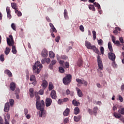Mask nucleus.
<instances>
[{
    "instance_id": "obj_1",
    "label": "nucleus",
    "mask_w": 124,
    "mask_h": 124,
    "mask_svg": "<svg viewBox=\"0 0 124 124\" xmlns=\"http://www.w3.org/2000/svg\"><path fill=\"white\" fill-rule=\"evenodd\" d=\"M34 95L36 98V106L38 110H40L39 112V117L40 118H44L46 117V111L44 110V107L45 106V102L44 100H41L39 101L40 99V97L38 95V92H35Z\"/></svg>"
},
{
    "instance_id": "obj_2",
    "label": "nucleus",
    "mask_w": 124,
    "mask_h": 124,
    "mask_svg": "<svg viewBox=\"0 0 124 124\" xmlns=\"http://www.w3.org/2000/svg\"><path fill=\"white\" fill-rule=\"evenodd\" d=\"M9 37L10 38H7V44L9 45V46H12V52L13 54H16L17 50H16V47L13 46L14 45V40L13 39V36L12 35H10Z\"/></svg>"
},
{
    "instance_id": "obj_3",
    "label": "nucleus",
    "mask_w": 124,
    "mask_h": 124,
    "mask_svg": "<svg viewBox=\"0 0 124 124\" xmlns=\"http://www.w3.org/2000/svg\"><path fill=\"white\" fill-rule=\"evenodd\" d=\"M42 67H43L42 64H41L40 62L37 61L33 65L32 68L33 73H35V74H39L40 71H41V69H42Z\"/></svg>"
},
{
    "instance_id": "obj_4",
    "label": "nucleus",
    "mask_w": 124,
    "mask_h": 124,
    "mask_svg": "<svg viewBox=\"0 0 124 124\" xmlns=\"http://www.w3.org/2000/svg\"><path fill=\"white\" fill-rule=\"evenodd\" d=\"M71 80H72V76L71 74H67L63 78L62 82L64 85L67 86L71 83Z\"/></svg>"
},
{
    "instance_id": "obj_5",
    "label": "nucleus",
    "mask_w": 124,
    "mask_h": 124,
    "mask_svg": "<svg viewBox=\"0 0 124 124\" xmlns=\"http://www.w3.org/2000/svg\"><path fill=\"white\" fill-rule=\"evenodd\" d=\"M76 81L78 85H84V86H85L86 87L88 86V81L84 80V79H80L79 78H77Z\"/></svg>"
},
{
    "instance_id": "obj_6",
    "label": "nucleus",
    "mask_w": 124,
    "mask_h": 124,
    "mask_svg": "<svg viewBox=\"0 0 124 124\" xmlns=\"http://www.w3.org/2000/svg\"><path fill=\"white\" fill-rule=\"evenodd\" d=\"M108 57L109 60L112 62H115V60H116V55H115L113 52H108Z\"/></svg>"
},
{
    "instance_id": "obj_7",
    "label": "nucleus",
    "mask_w": 124,
    "mask_h": 124,
    "mask_svg": "<svg viewBox=\"0 0 124 124\" xmlns=\"http://www.w3.org/2000/svg\"><path fill=\"white\" fill-rule=\"evenodd\" d=\"M85 46L88 49L93 50V49H95V46H92V44L88 41H85Z\"/></svg>"
},
{
    "instance_id": "obj_8",
    "label": "nucleus",
    "mask_w": 124,
    "mask_h": 124,
    "mask_svg": "<svg viewBox=\"0 0 124 124\" xmlns=\"http://www.w3.org/2000/svg\"><path fill=\"white\" fill-rule=\"evenodd\" d=\"M97 62L99 69L102 70V69H103V64L102 63V61H101V59L100 58V56L99 55H98L97 56Z\"/></svg>"
},
{
    "instance_id": "obj_9",
    "label": "nucleus",
    "mask_w": 124,
    "mask_h": 124,
    "mask_svg": "<svg viewBox=\"0 0 124 124\" xmlns=\"http://www.w3.org/2000/svg\"><path fill=\"white\" fill-rule=\"evenodd\" d=\"M41 56L43 58H47L48 57V51L46 48H44L41 52Z\"/></svg>"
},
{
    "instance_id": "obj_10",
    "label": "nucleus",
    "mask_w": 124,
    "mask_h": 124,
    "mask_svg": "<svg viewBox=\"0 0 124 124\" xmlns=\"http://www.w3.org/2000/svg\"><path fill=\"white\" fill-rule=\"evenodd\" d=\"M51 104H52V99L50 98H46V107H49V106H51Z\"/></svg>"
},
{
    "instance_id": "obj_11",
    "label": "nucleus",
    "mask_w": 124,
    "mask_h": 124,
    "mask_svg": "<svg viewBox=\"0 0 124 124\" xmlns=\"http://www.w3.org/2000/svg\"><path fill=\"white\" fill-rule=\"evenodd\" d=\"M111 39L112 42L117 45V46H121V43H120V41H116V38H115V36H112Z\"/></svg>"
},
{
    "instance_id": "obj_12",
    "label": "nucleus",
    "mask_w": 124,
    "mask_h": 124,
    "mask_svg": "<svg viewBox=\"0 0 124 124\" xmlns=\"http://www.w3.org/2000/svg\"><path fill=\"white\" fill-rule=\"evenodd\" d=\"M50 96L52 99H56V98H57V93L56 92V91L54 90H52L50 93Z\"/></svg>"
},
{
    "instance_id": "obj_13",
    "label": "nucleus",
    "mask_w": 124,
    "mask_h": 124,
    "mask_svg": "<svg viewBox=\"0 0 124 124\" xmlns=\"http://www.w3.org/2000/svg\"><path fill=\"white\" fill-rule=\"evenodd\" d=\"M10 89L11 91L14 92L15 89H16V84L14 82H11L10 84Z\"/></svg>"
},
{
    "instance_id": "obj_14",
    "label": "nucleus",
    "mask_w": 124,
    "mask_h": 124,
    "mask_svg": "<svg viewBox=\"0 0 124 124\" xmlns=\"http://www.w3.org/2000/svg\"><path fill=\"white\" fill-rule=\"evenodd\" d=\"M9 108H10V106L9 105V102H8L5 104V107L4 108V112H9Z\"/></svg>"
},
{
    "instance_id": "obj_15",
    "label": "nucleus",
    "mask_w": 124,
    "mask_h": 124,
    "mask_svg": "<svg viewBox=\"0 0 124 124\" xmlns=\"http://www.w3.org/2000/svg\"><path fill=\"white\" fill-rule=\"evenodd\" d=\"M41 86H42V88H43L44 90H45V89L47 88V86H48V82L46 80H43V82Z\"/></svg>"
},
{
    "instance_id": "obj_16",
    "label": "nucleus",
    "mask_w": 124,
    "mask_h": 124,
    "mask_svg": "<svg viewBox=\"0 0 124 124\" xmlns=\"http://www.w3.org/2000/svg\"><path fill=\"white\" fill-rule=\"evenodd\" d=\"M56 63H57V61L52 60L50 64L49 65V68L50 69H53V68L54 67V65H55V64H56Z\"/></svg>"
},
{
    "instance_id": "obj_17",
    "label": "nucleus",
    "mask_w": 124,
    "mask_h": 124,
    "mask_svg": "<svg viewBox=\"0 0 124 124\" xmlns=\"http://www.w3.org/2000/svg\"><path fill=\"white\" fill-rule=\"evenodd\" d=\"M11 6H12V8H13V9H15V12L16 14H17V11H18V10L17 9V7H18L17 6V3H12Z\"/></svg>"
},
{
    "instance_id": "obj_18",
    "label": "nucleus",
    "mask_w": 124,
    "mask_h": 124,
    "mask_svg": "<svg viewBox=\"0 0 124 124\" xmlns=\"http://www.w3.org/2000/svg\"><path fill=\"white\" fill-rule=\"evenodd\" d=\"M76 90L77 91L78 96L79 97H82V96H83V93H82L81 90L77 87L76 88Z\"/></svg>"
},
{
    "instance_id": "obj_19",
    "label": "nucleus",
    "mask_w": 124,
    "mask_h": 124,
    "mask_svg": "<svg viewBox=\"0 0 124 124\" xmlns=\"http://www.w3.org/2000/svg\"><path fill=\"white\" fill-rule=\"evenodd\" d=\"M70 112V109L68 108H67L63 112V116L66 117L69 115V113Z\"/></svg>"
},
{
    "instance_id": "obj_20",
    "label": "nucleus",
    "mask_w": 124,
    "mask_h": 124,
    "mask_svg": "<svg viewBox=\"0 0 124 124\" xmlns=\"http://www.w3.org/2000/svg\"><path fill=\"white\" fill-rule=\"evenodd\" d=\"M5 74H7L8 75V77H10V78H11L13 76L12 75V73L9 70H6L4 71Z\"/></svg>"
},
{
    "instance_id": "obj_21",
    "label": "nucleus",
    "mask_w": 124,
    "mask_h": 124,
    "mask_svg": "<svg viewBox=\"0 0 124 124\" xmlns=\"http://www.w3.org/2000/svg\"><path fill=\"white\" fill-rule=\"evenodd\" d=\"M72 104L74 106H80V102L77 101L76 100H73L72 101Z\"/></svg>"
},
{
    "instance_id": "obj_22",
    "label": "nucleus",
    "mask_w": 124,
    "mask_h": 124,
    "mask_svg": "<svg viewBox=\"0 0 124 124\" xmlns=\"http://www.w3.org/2000/svg\"><path fill=\"white\" fill-rule=\"evenodd\" d=\"M108 48L110 52H114L113 50V47L112 46V43L110 42L108 43Z\"/></svg>"
},
{
    "instance_id": "obj_23",
    "label": "nucleus",
    "mask_w": 124,
    "mask_h": 124,
    "mask_svg": "<svg viewBox=\"0 0 124 124\" xmlns=\"http://www.w3.org/2000/svg\"><path fill=\"white\" fill-rule=\"evenodd\" d=\"M64 17L66 20H67L68 19V13H67V10L66 9H64Z\"/></svg>"
},
{
    "instance_id": "obj_24",
    "label": "nucleus",
    "mask_w": 124,
    "mask_h": 124,
    "mask_svg": "<svg viewBox=\"0 0 124 124\" xmlns=\"http://www.w3.org/2000/svg\"><path fill=\"white\" fill-rule=\"evenodd\" d=\"M113 116L116 118V119H120L121 118L122 115L120 113H117L116 112L113 113Z\"/></svg>"
},
{
    "instance_id": "obj_25",
    "label": "nucleus",
    "mask_w": 124,
    "mask_h": 124,
    "mask_svg": "<svg viewBox=\"0 0 124 124\" xmlns=\"http://www.w3.org/2000/svg\"><path fill=\"white\" fill-rule=\"evenodd\" d=\"M74 113L75 115H78L79 113H80V109H79V108L76 107L74 109Z\"/></svg>"
},
{
    "instance_id": "obj_26",
    "label": "nucleus",
    "mask_w": 124,
    "mask_h": 124,
    "mask_svg": "<svg viewBox=\"0 0 124 124\" xmlns=\"http://www.w3.org/2000/svg\"><path fill=\"white\" fill-rule=\"evenodd\" d=\"M74 120L75 122H76V123H78L80 120H81V116H75L74 117Z\"/></svg>"
},
{
    "instance_id": "obj_27",
    "label": "nucleus",
    "mask_w": 124,
    "mask_h": 124,
    "mask_svg": "<svg viewBox=\"0 0 124 124\" xmlns=\"http://www.w3.org/2000/svg\"><path fill=\"white\" fill-rule=\"evenodd\" d=\"M30 81L31 82H35L36 81V78H35V76L32 75L30 77Z\"/></svg>"
},
{
    "instance_id": "obj_28",
    "label": "nucleus",
    "mask_w": 124,
    "mask_h": 124,
    "mask_svg": "<svg viewBox=\"0 0 124 124\" xmlns=\"http://www.w3.org/2000/svg\"><path fill=\"white\" fill-rule=\"evenodd\" d=\"M54 89V85H53V83L51 82L49 83L48 89L49 91H52Z\"/></svg>"
},
{
    "instance_id": "obj_29",
    "label": "nucleus",
    "mask_w": 124,
    "mask_h": 124,
    "mask_svg": "<svg viewBox=\"0 0 124 124\" xmlns=\"http://www.w3.org/2000/svg\"><path fill=\"white\" fill-rule=\"evenodd\" d=\"M118 112L120 115H124V108H120L118 110Z\"/></svg>"
},
{
    "instance_id": "obj_30",
    "label": "nucleus",
    "mask_w": 124,
    "mask_h": 124,
    "mask_svg": "<svg viewBox=\"0 0 124 124\" xmlns=\"http://www.w3.org/2000/svg\"><path fill=\"white\" fill-rule=\"evenodd\" d=\"M82 65H83V61L81 59H79L77 63L78 66H82Z\"/></svg>"
},
{
    "instance_id": "obj_31",
    "label": "nucleus",
    "mask_w": 124,
    "mask_h": 124,
    "mask_svg": "<svg viewBox=\"0 0 124 124\" xmlns=\"http://www.w3.org/2000/svg\"><path fill=\"white\" fill-rule=\"evenodd\" d=\"M49 55L51 59H54L55 58V53L53 51H49Z\"/></svg>"
},
{
    "instance_id": "obj_32",
    "label": "nucleus",
    "mask_w": 124,
    "mask_h": 124,
    "mask_svg": "<svg viewBox=\"0 0 124 124\" xmlns=\"http://www.w3.org/2000/svg\"><path fill=\"white\" fill-rule=\"evenodd\" d=\"M89 8L90 10H92L93 11H95V8L93 5H90L89 6Z\"/></svg>"
},
{
    "instance_id": "obj_33",
    "label": "nucleus",
    "mask_w": 124,
    "mask_h": 124,
    "mask_svg": "<svg viewBox=\"0 0 124 124\" xmlns=\"http://www.w3.org/2000/svg\"><path fill=\"white\" fill-rule=\"evenodd\" d=\"M11 49L9 47H6L5 50V55H8L9 53H10Z\"/></svg>"
},
{
    "instance_id": "obj_34",
    "label": "nucleus",
    "mask_w": 124,
    "mask_h": 124,
    "mask_svg": "<svg viewBox=\"0 0 124 124\" xmlns=\"http://www.w3.org/2000/svg\"><path fill=\"white\" fill-rule=\"evenodd\" d=\"M93 3L94 6H95V7H97L98 10H99V9H100V8H101L100 5L99 3H96V2H93Z\"/></svg>"
},
{
    "instance_id": "obj_35",
    "label": "nucleus",
    "mask_w": 124,
    "mask_h": 124,
    "mask_svg": "<svg viewBox=\"0 0 124 124\" xmlns=\"http://www.w3.org/2000/svg\"><path fill=\"white\" fill-rule=\"evenodd\" d=\"M98 44V45H100V46H102L103 45V40L102 39H100L97 40Z\"/></svg>"
},
{
    "instance_id": "obj_36",
    "label": "nucleus",
    "mask_w": 124,
    "mask_h": 124,
    "mask_svg": "<svg viewBox=\"0 0 124 124\" xmlns=\"http://www.w3.org/2000/svg\"><path fill=\"white\" fill-rule=\"evenodd\" d=\"M98 110V108H97V107H95L93 108V113L94 114H96V113H97Z\"/></svg>"
},
{
    "instance_id": "obj_37",
    "label": "nucleus",
    "mask_w": 124,
    "mask_h": 124,
    "mask_svg": "<svg viewBox=\"0 0 124 124\" xmlns=\"http://www.w3.org/2000/svg\"><path fill=\"white\" fill-rule=\"evenodd\" d=\"M92 33L93 34V40H95V39H96V32H95V31H92Z\"/></svg>"
},
{
    "instance_id": "obj_38",
    "label": "nucleus",
    "mask_w": 124,
    "mask_h": 124,
    "mask_svg": "<svg viewBox=\"0 0 124 124\" xmlns=\"http://www.w3.org/2000/svg\"><path fill=\"white\" fill-rule=\"evenodd\" d=\"M9 102L10 106H11V107H13V106L14 105V100L11 99L9 100Z\"/></svg>"
},
{
    "instance_id": "obj_39",
    "label": "nucleus",
    "mask_w": 124,
    "mask_h": 124,
    "mask_svg": "<svg viewBox=\"0 0 124 124\" xmlns=\"http://www.w3.org/2000/svg\"><path fill=\"white\" fill-rule=\"evenodd\" d=\"M50 32L52 33V32H57V29H56L54 27H52V28H51L50 29Z\"/></svg>"
},
{
    "instance_id": "obj_40",
    "label": "nucleus",
    "mask_w": 124,
    "mask_h": 124,
    "mask_svg": "<svg viewBox=\"0 0 124 124\" xmlns=\"http://www.w3.org/2000/svg\"><path fill=\"white\" fill-rule=\"evenodd\" d=\"M64 65V67H66V68H69V62H68L64 63V65Z\"/></svg>"
},
{
    "instance_id": "obj_41",
    "label": "nucleus",
    "mask_w": 124,
    "mask_h": 124,
    "mask_svg": "<svg viewBox=\"0 0 124 124\" xmlns=\"http://www.w3.org/2000/svg\"><path fill=\"white\" fill-rule=\"evenodd\" d=\"M66 94H67V95H68V94H71V96H73V93H72L70 94V91H69V89H67V90L66 91Z\"/></svg>"
},
{
    "instance_id": "obj_42",
    "label": "nucleus",
    "mask_w": 124,
    "mask_h": 124,
    "mask_svg": "<svg viewBox=\"0 0 124 124\" xmlns=\"http://www.w3.org/2000/svg\"><path fill=\"white\" fill-rule=\"evenodd\" d=\"M59 72L61 73H64V69L62 68V67H59Z\"/></svg>"
},
{
    "instance_id": "obj_43",
    "label": "nucleus",
    "mask_w": 124,
    "mask_h": 124,
    "mask_svg": "<svg viewBox=\"0 0 124 124\" xmlns=\"http://www.w3.org/2000/svg\"><path fill=\"white\" fill-rule=\"evenodd\" d=\"M0 61H1V62H4V55L3 54L0 55Z\"/></svg>"
},
{
    "instance_id": "obj_44",
    "label": "nucleus",
    "mask_w": 124,
    "mask_h": 124,
    "mask_svg": "<svg viewBox=\"0 0 124 124\" xmlns=\"http://www.w3.org/2000/svg\"><path fill=\"white\" fill-rule=\"evenodd\" d=\"M44 88L40 90V91H39V94H41V95H42V94H44Z\"/></svg>"
},
{
    "instance_id": "obj_45",
    "label": "nucleus",
    "mask_w": 124,
    "mask_h": 124,
    "mask_svg": "<svg viewBox=\"0 0 124 124\" xmlns=\"http://www.w3.org/2000/svg\"><path fill=\"white\" fill-rule=\"evenodd\" d=\"M11 27L13 29V30H14V31H17V30L16 29V26H15V24L14 23H12L11 24Z\"/></svg>"
},
{
    "instance_id": "obj_46",
    "label": "nucleus",
    "mask_w": 124,
    "mask_h": 124,
    "mask_svg": "<svg viewBox=\"0 0 124 124\" xmlns=\"http://www.w3.org/2000/svg\"><path fill=\"white\" fill-rule=\"evenodd\" d=\"M15 94H19L20 93V89L19 88H16L15 92Z\"/></svg>"
},
{
    "instance_id": "obj_47",
    "label": "nucleus",
    "mask_w": 124,
    "mask_h": 124,
    "mask_svg": "<svg viewBox=\"0 0 124 124\" xmlns=\"http://www.w3.org/2000/svg\"><path fill=\"white\" fill-rule=\"evenodd\" d=\"M100 51H101V54H102V55H104V47H103V46L100 47Z\"/></svg>"
},
{
    "instance_id": "obj_48",
    "label": "nucleus",
    "mask_w": 124,
    "mask_h": 124,
    "mask_svg": "<svg viewBox=\"0 0 124 124\" xmlns=\"http://www.w3.org/2000/svg\"><path fill=\"white\" fill-rule=\"evenodd\" d=\"M79 30L82 32L85 31V28H84V26H83V25H80L79 26Z\"/></svg>"
},
{
    "instance_id": "obj_49",
    "label": "nucleus",
    "mask_w": 124,
    "mask_h": 124,
    "mask_svg": "<svg viewBox=\"0 0 124 124\" xmlns=\"http://www.w3.org/2000/svg\"><path fill=\"white\" fill-rule=\"evenodd\" d=\"M4 124H9V121L7 120V119H6V116H4Z\"/></svg>"
},
{
    "instance_id": "obj_50",
    "label": "nucleus",
    "mask_w": 124,
    "mask_h": 124,
    "mask_svg": "<svg viewBox=\"0 0 124 124\" xmlns=\"http://www.w3.org/2000/svg\"><path fill=\"white\" fill-rule=\"evenodd\" d=\"M61 59H62V60H67L68 59V57H67L66 55H62L61 56Z\"/></svg>"
},
{
    "instance_id": "obj_51",
    "label": "nucleus",
    "mask_w": 124,
    "mask_h": 124,
    "mask_svg": "<svg viewBox=\"0 0 124 124\" xmlns=\"http://www.w3.org/2000/svg\"><path fill=\"white\" fill-rule=\"evenodd\" d=\"M60 39H61V36H58L56 37L55 38L56 42H60Z\"/></svg>"
},
{
    "instance_id": "obj_52",
    "label": "nucleus",
    "mask_w": 124,
    "mask_h": 124,
    "mask_svg": "<svg viewBox=\"0 0 124 124\" xmlns=\"http://www.w3.org/2000/svg\"><path fill=\"white\" fill-rule=\"evenodd\" d=\"M6 12L7 14L11 13V12L10 11V9L9 8V7H7L6 8Z\"/></svg>"
},
{
    "instance_id": "obj_53",
    "label": "nucleus",
    "mask_w": 124,
    "mask_h": 124,
    "mask_svg": "<svg viewBox=\"0 0 124 124\" xmlns=\"http://www.w3.org/2000/svg\"><path fill=\"white\" fill-rule=\"evenodd\" d=\"M119 99L120 102H123V101H124V98L120 95H119Z\"/></svg>"
},
{
    "instance_id": "obj_54",
    "label": "nucleus",
    "mask_w": 124,
    "mask_h": 124,
    "mask_svg": "<svg viewBox=\"0 0 124 124\" xmlns=\"http://www.w3.org/2000/svg\"><path fill=\"white\" fill-rule=\"evenodd\" d=\"M50 62H51V59H50V58L46 59V63H50Z\"/></svg>"
},
{
    "instance_id": "obj_55",
    "label": "nucleus",
    "mask_w": 124,
    "mask_h": 124,
    "mask_svg": "<svg viewBox=\"0 0 124 124\" xmlns=\"http://www.w3.org/2000/svg\"><path fill=\"white\" fill-rule=\"evenodd\" d=\"M63 103V102H62V99H59L58 100V103L59 105H61V104H62Z\"/></svg>"
},
{
    "instance_id": "obj_56",
    "label": "nucleus",
    "mask_w": 124,
    "mask_h": 124,
    "mask_svg": "<svg viewBox=\"0 0 124 124\" xmlns=\"http://www.w3.org/2000/svg\"><path fill=\"white\" fill-rule=\"evenodd\" d=\"M16 14H17V16H18V17L22 16V13L20 11H18V10H17Z\"/></svg>"
},
{
    "instance_id": "obj_57",
    "label": "nucleus",
    "mask_w": 124,
    "mask_h": 124,
    "mask_svg": "<svg viewBox=\"0 0 124 124\" xmlns=\"http://www.w3.org/2000/svg\"><path fill=\"white\" fill-rule=\"evenodd\" d=\"M69 121L68 118H65L63 121L64 124H67V123Z\"/></svg>"
},
{
    "instance_id": "obj_58",
    "label": "nucleus",
    "mask_w": 124,
    "mask_h": 124,
    "mask_svg": "<svg viewBox=\"0 0 124 124\" xmlns=\"http://www.w3.org/2000/svg\"><path fill=\"white\" fill-rule=\"evenodd\" d=\"M119 40H120L121 43H122V44H124V39L123 38V37H120L119 38Z\"/></svg>"
},
{
    "instance_id": "obj_59",
    "label": "nucleus",
    "mask_w": 124,
    "mask_h": 124,
    "mask_svg": "<svg viewBox=\"0 0 124 124\" xmlns=\"http://www.w3.org/2000/svg\"><path fill=\"white\" fill-rule=\"evenodd\" d=\"M112 66L117 67V64H116V62H115V61H113V62H112Z\"/></svg>"
},
{
    "instance_id": "obj_60",
    "label": "nucleus",
    "mask_w": 124,
    "mask_h": 124,
    "mask_svg": "<svg viewBox=\"0 0 124 124\" xmlns=\"http://www.w3.org/2000/svg\"><path fill=\"white\" fill-rule=\"evenodd\" d=\"M63 102H67L68 101V98H65L62 99Z\"/></svg>"
},
{
    "instance_id": "obj_61",
    "label": "nucleus",
    "mask_w": 124,
    "mask_h": 124,
    "mask_svg": "<svg viewBox=\"0 0 124 124\" xmlns=\"http://www.w3.org/2000/svg\"><path fill=\"white\" fill-rule=\"evenodd\" d=\"M88 112H89L90 115H93V110L90 108L88 109Z\"/></svg>"
},
{
    "instance_id": "obj_62",
    "label": "nucleus",
    "mask_w": 124,
    "mask_h": 124,
    "mask_svg": "<svg viewBox=\"0 0 124 124\" xmlns=\"http://www.w3.org/2000/svg\"><path fill=\"white\" fill-rule=\"evenodd\" d=\"M29 113V110L27 109V108H25L24 109V114L25 115H27Z\"/></svg>"
},
{
    "instance_id": "obj_63",
    "label": "nucleus",
    "mask_w": 124,
    "mask_h": 124,
    "mask_svg": "<svg viewBox=\"0 0 124 124\" xmlns=\"http://www.w3.org/2000/svg\"><path fill=\"white\" fill-rule=\"evenodd\" d=\"M0 124H4V123H3V120L2 119V118H1V117L0 116Z\"/></svg>"
},
{
    "instance_id": "obj_64",
    "label": "nucleus",
    "mask_w": 124,
    "mask_h": 124,
    "mask_svg": "<svg viewBox=\"0 0 124 124\" xmlns=\"http://www.w3.org/2000/svg\"><path fill=\"white\" fill-rule=\"evenodd\" d=\"M30 97L32 98V97L34 96V93H30Z\"/></svg>"
}]
</instances>
